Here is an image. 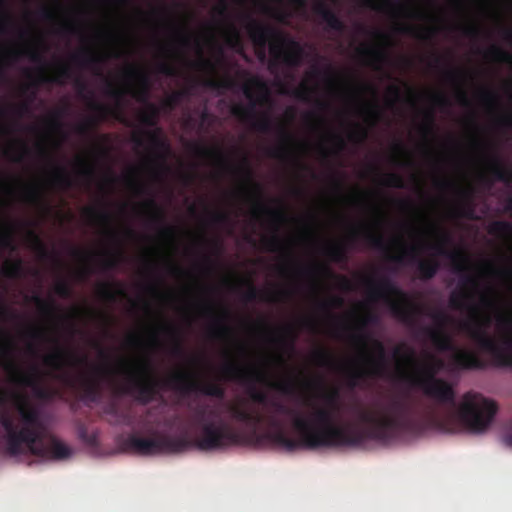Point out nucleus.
Here are the masks:
<instances>
[{
    "label": "nucleus",
    "mask_w": 512,
    "mask_h": 512,
    "mask_svg": "<svg viewBox=\"0 0 512 512\" xmlns=\"http://www.w3.org/2000/svg\"><path fill=\"white\" fill-rule=\"evenodd\" d=\"M324 407L312 406L310 419L294 410L292 426L298 437H290L280 419L274 415L266 421L272 428L267 433L268 441L292 452L301 448L355 447L366 440L388 441L401 432L415 431L421 427L414 406L406 395L389 393L374 398L366 408L356 407L355 417L362 427L334 424L335 415L340 411L339 390L330 389L322 395Z\"/></svg>",
    "instance_id": "f257e3e1"
},
{
    "label": "nucleus",
    "mask_w": 512,
    "mask_h": 512,
    "mask_svg": "<svg viewBox=\"0 0 512 512\" xmlns=\"http://www.w3.org/2000/svg\"><path fill=\"white\" fill-rule=\"evenodd\" d=\"M394 356L415 368L412 372L401 370L400 380L420 389L426 397L448 408L443 415L430 413L429 420L433 425L445 432H454L460 426L471 433H482L491 425L498 410L496 403L479 393L469 391L457 404L453 385L437 377L445 368L442 359L427 354L426 363L420 364L415 359L414 350L405 344L394 349Z\"/></svg>",
    "instance_id": "f03ea898"
},
{
    "label": "nucleus",
    "mask_w": 512,
    "mask_h": 512,
    "mask_svg": "<svg viewBox=\"0 0 512 512\" xmlns=\"http://www.w3.org/2000/svg\"><path fill=\"white\" fill-rule=\"evenodd\" d=\"M194 417L200 426V435L191 440L184 434L174 437L158 432L150 425L147 415L141 416L138 419V426L145 429L149 437L131 433L123 441V447L142 456H151L161 453H180L192 446L204 451L217 450L238 445L248 438L246 433L236 430L221 419L217 422L210 421L209 417H218V414L215 410L208 411L206 406L196 408Z\"/></svg>",
    "instance_id": "7ed1b4c3"
},
{
    "label": "nucleus",
    "mask_w": 512,
    "mask_h": 512,
    "mask_svg": "<svg viewBox=\"0 0 512 512\" xmlns=\"http://www.w3.org/2000/svg\"><path fill=\"white\" fill-rule=\"evenodd\" d=\"M119 374L122 381H112L116 394L132 397L140 404L147 405L154 401L164 387L179 391L183 394L199 392L206 396L223 399L224 387L216 382H201L186 370H177L167 379L157 377L148 358L134 363L121 362Z\"/></svg>",
    "instance_id": "20e7f679"
},
{
    "label": "nucleus",
    "mask_w": 512,
    "mask_h": 512,
    "mask_svg": "<svg viewBox=\"0 0 512 512\" xmlns=\"http://www.w3.org/2000/svg\"><path fill=\"white\" fill-rule=\"evenodd\" d=\"M221 374L225 380L228 381H239L242 383H251L248 387V395L250 399L257 404L268 406L271 411L267 414L251 411L247 409L242 403H229L226 405V409L230 414V418L233 421L244 424L249 429V437L253 438L256 436L257 428L261 424H266L269 430L265 433L264 437L267 438V433L272 431V428L268 425L266 419L270 415H274L277 419L278 415H292L294 409H291L284 403L278 400H269L266 392L258 390L255 387V383H263L268 387L275 389L283 394L292 395L296 391L295 380L291 377L285 378L281 381H272L269 379L266 373L248 369L242 364L236 361H227L221 367Z\"/></svg>",
    "instance_id": "39448f33"
},
{
    "label": "nucleus",
    "mask_w": 512,
    "mask_h": 512,
    "mask_svg": "<svg viewBox=\"0 0 512 512\" xmlns=\"http://www.w3.org/2000/svg\"><path fill=\"white\" fill-rule=\"evenodd\" d=\"M17 416L0 413V426L5 432L7 452L11 456L26 452L43 459H67L71 449L55 437L44 440L45 426L39 410L27 403L16 405Z\"/></svg>",
    "instance_id": "423d86ee"
},
{
    "label": "nucleus",
    "mask_w": 512,
    "mask_h": 512,
    "mask_svg": "<svg viewBox=\"0 0 512 512\" xmlns=\"http://www.w3.org/2000/svg\"><path fill=\"white\" fill-rule=\"evenodd\" d=\"M246 18L248 20L247 32L253 44L260 50L258 57L261 61L265 60V48L271 41V60L269 62L271 72H274L281 63L289 67H298L302 63L305 50L300 42L270 25L252 19L250 16H246Z\"/></svg>",
    "instance_id": "0eeeda50"
},
{
    "label": "nucleus",
    "mask_w": 512,
    "mask_h": 512,
    "mask_svg": "<svg viewBox=\"0 0 512 512\" xmlns=\"http://www.w3.org/2000/svg\"><path fill=\"white\" fill-rule=\"evenodd\" d=\"M491 320L485 316L482 321L472 324L466 322L462 325L470 338L474 340L479 349L489 355L491 364L495 367L512 368V315L499 314L497 327L505 335L497 341L487 333Z\"/></svg>",
    "instance_id": "6e6552de"
},
{
    "label": "nucleus",
    "mask_w": 512,
    "mask_h": 512,
    "mask_svg": "<svg viewBox=\"0 0 512 512\" xmlns=\"http://www.w3.org/2000/svg\"><path fill=\"white\" fill-rule=\"evenodd\" d=\"M434 231L438 234V241L432 245H429V249L434 251L437 256H444L449 258L454 267L456 273L462 274L460 280V289L455 290L449 297V306L455 310L468 309L471 312H476L477 307L472 304L474 296L470 291V288L476 289L478 282L476 277L469 274L468 257L461 250L450 251L447 246L451 243V235L444 230L434 228Z\"/></svg>",
    "instance_id": "1a4fd4ad"
},
{
    "label": "nucleus",
    "mask_w": 512,
    "mask_h": 512,
    "mask_svg": "<svg viewBox=\"0 0 512 512\" xmlns=\"http://www.w3.org/2000/svg\"><path fill=\"white\" fill-rule=\"evenodd\" d=\"M124 77L129 82L135 81L136 86L130 84L127 88H121L116 86L110 79H104L105 93L115 100L116 105L114 108L120 113L125 95L130 94L136 101L146 105L145 110L139 114L140 123L146 127H156L160 116V108L148 102L151 86L149 75L138 67L129 66L124 71Z\"/></svg>",
    "instance_id": "9d476101"
},
{
    "label": "nucleus",
    "mask_w": 512,
    "mask_h": 512,
    "mask_svg": "<svg viewBox=\"0 0 512 512\" xmlns=\"http://www.w3.org/2000/svg\"><path fill=\"white\" fill-rule=\"evenodd\" d=\"M365 284L374 299H383L391 313L400 322L410 328H415L424 309L411 300L409 295L398 287L389 277L382 276L377 281L371 277L365 278Z\"/></svg>",
    "instance_id": "9b49d317"
},
{
    "label": "nucleus",
    "mask_w": 512,
    "mask_h": 512,
    "mask_svg": "<svg viewBox=\"0 0 512 512\" xmlns=\"http://www.w3.org/2000/svg\"><path fill=\"white\" fill-rule=\"evenodd\" d=\"M423 331L437 350L452 352L447 365L450 371L484 370L487 368L488 362L482 359L476 352L457 348L446 330L425 327Z\"/></svg>",
    "instance_id": "f8f14e48"
},
{
    "label": "nucleus",
    "mask_w": 512,
    "mask_h": 512,
    "mask_svg": "<svg viewBox=\"0 0 512 512\" xmlns=\"http://www.w3.org/2000/svg\"><path fill=\"white\" fill-rule=\"evenodd\" d=\"M14 344L10 338H0V356L5 359L4 369L10 375V380L22 387L31 388L39 399H49L51 391L42 384V373L38 366L32 365L30 369L23 371L13 358Z\"/></svg>",
    "instance_id": "ddd939ff"
},
{
    "label": "nucleus",
    "mask_w": 512,
    "mask_h": 512,
    "mask_svg": "<svg viewBox=\"0 0 512 512\" xmlns=\"http://www.w3.org/2000/svg\"><path fill=\"white\" fill-rule=\"evenodd\" d=\"M25 55L29 57V59L38 64H42L41 68L39 69V72L36 76H33L29 71H27V77L32 79L31 83L28 85H25L22 89L23 93L28 92L30 87H33L34 89L29 94L28 101L22 102L19 105L14 107V111L16 114L21 117L24 114L28 113L30 111V104L35 100L36 98V88L42 84H59L62 85L65 83L66 80L70 79L72 77V69L69 66V64L60 62L57 64L54 74L48 75L45 70V62L42 54L36 50V49H27L25 50Z\"/></svg>",
    "instance_id": "4468645a"
},
{
    "label": "nucleus",
    "mask_w": 512,
    "mask_h": 512,
    "mask_svg": "<svg viewBox=\"0 0 512 512\" xmlns=\"http://www.w3.org/2000/svg\"><path fill=\"white\" fill-rule=\"evenodd\" d=\"M243 94L249 100L248 105L237 104L231 108L232 114L243 121L255 118L257 105L271 104L267 83L258 76H251L242 87Z\"/></svg>",
    "instance_id": "2eb2a0df"
},
{
    "label": "nucleus",
    "mask_w": 512,
    "mask_h": 512,
    "mask_svg": "<svg viewBox=\"0 0 512 512\" xmlns=\"http://www.w3.org/2000/svg\"><path fill=\"white\" fill-rule=\"evenodd\" d=\"M376 356H367V365L349 370L346 375V384L349 388H356L359 383L368 377H379L386 369V350L384 344L374 339L372 341Z\"/></svg>",
    "instance_id": "dca6fc26"
},
{
    "label": "nucleus",
    "mask_w": 512,
    "mask_h": 512,
    "mask_svg": "<svg viewBox=\"0 0 512 512\" xmlns=\"http://www.w3.org/2000/svg\"><path fill=\"white\" fill-rule=\"evenodd\" d=\"M239 171L242 172L245 178L246 186L243 187V190L250 192V194L255 198L253 216L258 217L260 213H265L276 224L285 222L287 220V216L282 209H271L260 201L262 195L261 186L253 180V173L248 164L247 158L243 159V165L239 167Z\"/></svg>",
    "instance_id": "f3484780"
},
{
    "label": "nucleus",
    "mask_w": 512,
    "mask_h": 512,
    "mask_svg": "<svg viewBox=\"0 0 512 512\" xmlns=\"http://www.w3.org/2000/svg\"><path fill=\"white\" fill-rule=\"evenodd\" d=\"M87 106L92 112H94V115L87 117L75 127V132L80 136L89 137L98 125L105 121L109 116L118 118V110L95 100L91 91L89 92V97H87Z\"/></svg>",
    "instance_id": "a211bd4d"
},
{
    "label": "nucleus",
    "mask_w": 512,
    "mask_h": 512,
    "mask_svg": "<svg viewBox=\"0 0 512 512\" xmlns=\"http://www.w3.org/2000/svg\"><path fill=\"white\" fill-rule=\"evenodd\" d=\"M416 252V247H411L409 250H404L401 254L389 256L388 259L398 264H404L406 263V257L409 256L407 262L416 263L418 278L424 281L431 280L440 269L439 261L434 257L420 259Z\"/></svg>",
    "instance_id": "6ab92c4d"
},
{
    "label": "nucleus",
    "mask_w": 512,
    "mask_h": 512,
    "mask_svg": "<svg viewBox=\"0 0 512 512\" xmlns=\"http://www.w3.org/2000/svg\"><path fill=\"white\" fill-rule=\"evenodd\" d=\"M53 342L56 345L55 350L43 358L46 366L54 370H62L66 365H84L88 363L86 355L79 356L62 348L57 339H53Z\"/></svg>",
    "instance_id": "aec40b11"
},
{
    "label": "nucleus",
    "mask_w": 512,
    "mask_h": 512,
    "mask_svg": "<svg viewBox=\"0 0 512 512\" xmlns=\"http://www.w3.org/2000/svg\"><path fill=\"white\" fill-rule=\"evenodd\" d=\"M143 135H145L150 143V145L158 152H161L158 154V159L160 160L159 167L162 170H167V166L165 165V158L166 155L170 152V146L169 144L161 137V130L157 128L154 131L151 130H144L141 133H134L132 135V142L138 146L143 147L144 146V139Z\"/></svg>",
    "instance_id": "412c9836"
},
{
    "label": "nucleus",
    "mask_w": 512,
    "mask_h": 512,
    "mask_svg": "<svg viewBox=\"0 0 512 512\" xmlns=\"http://www.w3.org/2000/svg\"><path fill=\"white\" fill-rule=\"evenodd\" d=\"M143 207L149 211V223L159 226V234L162 238L167 240H174L175 228L165 224V214L163 209L157 204L153 197L148 198Z\"/></svg>",
    "instance_id": "4be33fe9"
},
{
    "label": "nucleus",
    "mask_w": 512,
    "mask_h": 512,
    "mask_svg": "<svg viewBox=\"0 0 512 512\" xmlns=\"http://www.w3.org/2000/svg\"><path fill=\"white\" fill-rule=\"evenodd\" d=\"M278 132L281 143L277 147L270 148L267 154L272 158L287 160L292 153V147L296 144V139L284 124L278 126Z\"/></svg>",
    "instance_id": "5701e85b"
},
{
    "label": "nucleus",
    "mask_w": 512,
    "mask_h": 512,
    "mask_svg": "<svg viewBox=\"0 0 512 512\" xmlns=\"http://www.w3.org/2000/svg\"><path fill=\"white\" fill-rule=\"evenodd\" d=\"M230 311L223 306L219 307V313L214 317L209 327V336L214 339H228L233 335V330L228 324Z\"/></svg>",
    "instance_id": "b1692460"
},
{
    "label": "nucleus",
    "mask_w": 512,
    "mask_h": 512,
    "mask_svg": "<svg viewBox=\"0 0 512 512\" xmlns=\"http://www.w3.org/2000/svg\"><path fill=\"white\" fill-rule=\"evenodd\" d=\"M64 380L70 386H74L78 382L84 397L88 400L96 401L100 396L99 381L93 377L82 375L79 379H76L70 375H65Z\"/></svg>",
    "instance_id": "393cba45"
},
{
    "label": "nucleus",
    "mask_w": 512,
    "mask_h": 512,
    "mask_svg": "<svg viewBox=\"0 0 512 512\" xmlns=\"http://www.w3.org/2000/svg\"><path fill=\"white\" fill-rule=\"evenodd\" d=\"M314 12L322 19L328 29L339 33L345 31L346 26L342 19L324 2L317 3L314 6Z\"/></svg>",
    "instance_id": "a878e982"
},
{
    "label": "nucleus",
    "mask_w": 512,
    "mask_h": 512,
    "mask_svg": "<svg viewBox=\"0 0 512 512\" xmlns=\"http://www.w3.org/2000/svg\"><path fill=\"white\" fill-rule=\"evenodd\" d=\"M350 240L356 241L360 237L372 248L378 250H387V243L384 239V236L380 233L371 231V230H359L353 228L350 232Z\"/></svg>",
    "instance_id": "bb28decb"
},
{
    "label": "nucleus",
    "mask_w": 512,
    "mask_h": 512,
    "mask_svg": "<svg viewBox=\"0 0 512 512\" xmlns=\"http://www.w3.org/2000/svg\"><path fill=\"white\" fill-rule=\"evenodd\" d=\"M489 172L497 181L503 182L506 185L512 183V169L507 167L495 153L489 157Z\"/></svg>",
    "instance_id": "cd10ccee"
},
{
    "label": "nucleus",
    "mask_w": 512,
    "mask_h": 512,
    "mask_svg": "<svg viewBox=\"0 0 512 512\" xmlns=\"http://www.w3.org/2000/svg\"><path fill=\"white\" fill-rule=\"evenodd\" d=\"M104 413L109 416L108 422L112 425H125L134 428V418L127 412L120 409L116 403L107 405L104 409Z\"/></svg>",
    "instance_id": "c85d7f7f"
},
{
    "label": "nucleus",
    "mask_w": 512,
    "mask_h": 512,
    "mask_svg": "<svg viewBox=\"0 0 512 512\" xmlns=\"http://www.w3.org/2000/svg\"><path fill=\"white\" fill-rule=\"evenodd\" d=\"M191 151L199 158L211 159L224 165L227 163V157L219 147H207L199 143H191Z\"/></svg>",
    "instance_id": "c756f323"
},
{
    "label": "nucleus",
    "mask_w": 512,
    "mask_h": 512,
    "mask_svg": "<svg viewBox=\"0 0 512 512\" xmlns=\"http://www.w3.org/2000/svg\"><path fill=\"white\" fill-rule=\"evenodd\" d=\"M290 293L288 291H279L277 293H260V291L251 283L249 284V288L245 293V300L248 302L255 301L257 299L267 301V302H278L281 297H287Z\"/></svg>",
    "instance_id": "7c9ffc66"
},
{
    "label": "nucleus",
    "mask_w": 512,
    "mask_h": 512,
    "mask_svg": "<svg viewBox=\"0 0 512 512\" xmlns=\"http://www.w3.org/2000/svg\"><path fill=\"white\" fill-rule=\"evenodd\" d=\"M262 243L265 250L269 252H285L288 255H291L290 247L278 234V227L275 228L274 233L270 237H264L262 239Z\"/></svg>",
    "instance_id": "2f4dec72"
},
{
    "label": "nucleus",
    "mask_w": 512,
    "mask_h": 512,
    "mask_svg": "<svg viewBox=\"0 0 512 512\" xmlns=\"http://www.w3.org/2000/svg\"><path fill=\"white\" fill-rule=\"evenodd\" d=\"M308 76L311 78H318L324 76L329 86L334 87L338 83L339 75L332 67L331 64H327L325 68L319 67L317 64L311 67Z\"/></svg>",
    "instance_id": "473e14b6"
},
{
    "label": "nucleus",
    "mask_w": 512,
    "mask_h": 512,
    "mask_svg": "<svg viewBox=\"0 0 512 512\" xmlns=\"http://www.w3.org/2000/svg\"><path fill=\"white\" fill-rule=\"evenodd\" d=\"M84 214L93 222L97 221L105 224L108 227L109 235L113 238L116 237V233L110 228L112 216L106 209L97 210L93 207H87L84 209Z\"/></svg>",
    "instance_id": "72a5a7b5"
},
{
    "label": "nucleus",
    "mask_w": 512,
    "mask_h": 512,
    "mask_svg": "<svg viewBox=\"0 0 512 512\" xmlns=\"http://www.w3.org/2000/svg\"><path fill=\"white\" fill-rule=\"evenodd\" d=\"M460 193L461 196L464 198V201L455 208V216L466 218L469 220L475 219V210L471 200L470 192L466 190H461Z\"/></svg>",
    "instance_id": "f704fd0d"
},
{
    "label": "nucleus",
    "mask_w": 512,
    "mask_h": 512,
    "mask_svg": "<svg viewBox=\"0 0 512 512\" xmlns=\"http://www.w3.org/2000/svg\"><path fill=\"white\" fill-rule=\"evenodd\" d=\"M72 61L81 67H94L103 62V59L90 50H83L71 57Z\"/></svg>",
    "instance_id": "c9c22d12"
},
{
    "label": "nucleus",
    "mask_w": 512,
    "mask_h": 512,
    "mask_svg": "<svg viewBox=\"0 0 512 512\" xmlns=\"http://www.w3.org/2000/svg\"><path fill=\"white\" fill-rule=\"evenodd\" d=\"M397 31L423 40L431 39L437 32L434 27L419 29L412 25H399Z\"/></svg>",
    "instance_id": "e433bc0d"
},
{
    "label": "nucleus",
    "mask_w": 512,
    "mask_h": 512,
    "mask_svg": "<svg viewBox=\"0 0 512 512\" xmlns=\"http://www.w3.org/2000/svg\"><path fill=\"white\" fill-rule=\"evenodd\" d=\"M1 273L9 279H18L24 274L23 262L21 259L7 260L2 268Z\"/></svg>",
    "instance_id": "4c0bfd02"
},
{
    "label": "nucleus",
    "mask_w": 512,
    "mask_h": 512,
    "mask_svg": "<svg viewBox=\"0 0 512 512\" xmlns=\"http://www.w3.org/2000/svg\"><path fill=\"white\" fill-rule=\"evenodd\" d=\"M98 291L101 298L109 302H115L119 296H126V292L122 287L111 283H102Z\"/></svg>",
    "instance_id": "58836bf2"
},
{
    "label": "nucleus",
    "mask_w": 512,
    "mask_h": 512,
    "mask_svg": "<svg viewBox=\"0 0 512 512\" xmlns=\"http://www.w3.org/2000/svg\"><path fill=\"white\" fill-rule=\"evenodd\" d=\"M53 182L62 189H69L73 186V180L65 167L55 165L53 168Z\"/></svg>",
    "instance_id": "ea45409f"
},
{
    "label": "nucleus",
    "mask_w": 512,
    "mask_h": 512,
    "mask_svg": "<svg viewBox=\"0 0 512 512\" xmlns=\"http://www.w3.org/2000/svg\"><path fill=\"white\" fill-rule=\"evenodd\" d=\"M488 233L499 238L512 236V224L504 220H495L488 227Z\"/></svg>",
    "instance_id": "a19ab883"
},
{
    "label": "nucleus",
    "mask_w": 512,
    "mask_h": 512,
    "mask_svg": "<svg viewBox=\"0 0 512 512\" xmlns=\"http://www.w3.org/2000/svg\"><path fill=\"white\" fill-rule=\"evenodd\" d=\"M324 254L333 262L347 261V250L343 244L328 245L323 250Z\"/></svg>",
    "instance_id": "79ce46f5"
},
{
    "label": "nucleus",
    "mask_w": 512,
    "mask_h": 512,
    "mask_svg": "<svg viewBox=\"0 0 512 512\" xmlns=\"http://www.w3.org/2000/svg\"><path fill=\"white\" fill-rule=\"evenodd\" d=\"M359 52L368 58H370L373 62L377 64L386 63L388 61V54L382 48H373V47H362Z\"/></svg>",
    "instance_id": "37998d69"
},
{
    "label": "nucleus",
    "mask_w": 512,
    "mask_h": 512,
    "mask_svg": "<svg viewBox=\"0 0 512 512\" xmlns=\"http://www.w3.org/2000/svg\"><path fill=\"white\" fill-rule=\"evenodd\" d=\"M363 7L370 8L377 12H388L395 10L396 5L389 0H357Z\"/></svg>",
    "instance_id": "c03bdc74"
},
{
    "label": "nucleus",
    "mask_w": 512,
    "mask_h": 512,
    "mask_svg": "<svg viewBox=\"0 0 512 512\" xmlns=\"http://www.w3.org/2000/svg\"><path fill=\"white\" fill-rule=\"evenodd\" d=\"M66 111H68V104L61 108L55 109L46 119V123L49 128L54 131H62L63 123L61 119L65 115Z\"/></svg>",
    "instance_id": "a18cd8bd"
},
{
    "label": "nucleus",
    "mask_w": 512,
    "mask_h": 512,
    "mask_svg": "<svg viewBox=\"0 0 512 512\" xmlns=\"http://www.w3.org/2000/svg\"><path fill=\"white\" fill-rule=\"evenodd\" d=\"M124 259V252L117 250L111 253L108 257L104 258L101 262V268L104 271H110L116 269Z\"/></svg>",
    "instance_id": "49530a36"
},
{
    "label": "nucleus",
    "mask_w": 512,
    "mask_h": 512,
    "mask_svg": "<svg viewBox=\"0 0 512 512\" xmlns=\"http://www.w3.org/2000/svg\"><path fill=\"white\" fill-rule=\"evenodd\" d=\"M164 329L174 339V343L171 350L172 354L177 357L183 356L185 354V350L180 339L179 331L175 327L170 325H165Z\"/></svg>",
    "instance_id": "de8ad7c7"
},
{
    "label": "nucleus",
    "mask_w": 512,
    "mask_h": 512,
    "mask_svg": "<svg viewBox=\"0 0 512 512\" xmlns=\"http://www.w3.org/2000/svg\"><path fill=\"white\" fill-rule=\"evenodd\" d=\"M487 56L498 62L512 64V54L497 45H492L487 50Z\"/></svg>",
    "instance_id": "09e8293b"
},
{
    "label": "nucleus",
    "mask_w": 512,
    "mask_h": 512,
    "mask_svg": "<svg viewBox=\"0 0 512 512\" xmlns=\"http://www.w3.org/2000/svg\"><path fill=\"white\" fill-rule=\"evenodd\" d=\"M28 238L30 240L32 248L35 251H37L42 258L46 259L50 256L47 247L45 246V244L36 232H34L33 230H29Z\"/></svg>",
    "instance_id": "8fccbe9b"
},
{
    "label": "nucleus",
    "mask_w": 512,
    "mask_h": 512,
    "mask_svg": "<svg viewBox=\"0 0 512 512\" xmlns=\"http://www.w3.org/2000/svg\"><path fill=\"white\" fill-rule=\"evenodd\" d=\"M316 93V87L310 86L307 82H302L296 89L293 90L292 95L298 100L309 102L311 96Z\"/></svg>",
    "instance_id": "3c124183"
},
{
    "label": "nucleus",
    "mask_w": 512,
    "mask_h": 512,
    "mask_svg": "<svg viewBox=\"0 0 512 512\" xmlns=\"http://www.w3.org/2000/svg\"><path fill=\"white\" fill-rule=\"evenodd\" d=\"M188 95H189V90L188 89H182V90L175 91L172 94H170L163 101V107L165 109L171 111L180 103V101L183 98L187 97Z\"/></svg>",
    "instance_id": "603ef678"
},
{
    "label": "nucleus",
    "mask_w": 512,
    "mask_h": 512,
    "mask_svg": "<svg viewBox=\"0 0 512 512\" xmlns=\"http://www.w3.org/2000/svg\"><path fill=\"white\" fill-rule=\"evenodd\" d=\"M32 301L44 315L52 316L56 311V305L53 300H44L39 295H34Z\"/></svg>",
    "instance_id": "864d4df0"
},
{
    "label": "nucleus",
    "mask_w": 512,
    "mask_h": 512,
    "mask_svg": "<svg viewBox=\"0 0 512 512\" xmlns=\"http://www.w3.org/2000/svg\"><path fill=\"white\" fill-rule=\"evenodd\" d=\"M0 229H3V233L0 234V247L14 251L16 247L13 242L11 230L4 224L1 218Z\"/></svg>",
    "instance_id": "5fc2aeb1"
},
{
    "label": "nucleus",
    "mask_w": 512,
    "mask_h": 512,
    "mask_svg": "<svg viewBox=\"0 0 512 512\" xmlns=\"http://www.w3.org/2000/svg\"><path fill=\"white\" fill-rule=\"evenodd\" d=\"M434 323L436 324L435 329L446 330V326L451 323L452 318L443 310H434L428 314Z\"/></svg>",
    "instance_id": "6e6d98bb"
},
{
    "label": "nucleus",
    "mask_w": 512,
    "mask_h": 512,
    "mask_svg": "<svg viewBox=\"0 0 512 512\" xmlns=\"http://www.w3.org/2000/svg\"><path fill=\"white\" fill-rule=\"evenodd\" d=\"M252 127L261 133H269L273 130V122L268 114H262L253 123Z\"/></svg>",
    "instance_id": "4d7b16f0"
},
{
    "label": "nucleus",
    "mask_w": 512,
    "mask_h": 512,
    "mask_svg": "<svg viewBox=\"0 0 512 512\" xmlns=\"http://www.w3.org/2000/svg\"><path fill=\"white\" fill-rule=\"evenodd\" d=\"M382 184L386 187L403 189L405 188V181L403 177L398 173H387L384 175Z\"/></svg>",
    "instance_id": "13d9d810"
},
{
    "label": "nucleus",
    "mask_w": 512,
    "mask_h": 512,
    "mask_svg": "<svg viewBox=\"0 0 512 512\" xmlns=\"http://www.w3.org/2000/svg\"><path fill=\"white\" fill-rule=\"evenodd\" d=\"M225 40L227 45L232 48L241 46L242 42L240 32L233 24L229 25L228 30L226 32Z\"/></svg>",
    "instance_id": "bf43d9fd"
},
{
    "label": "nucleus",
    "mask_w": 512,
    "mask_h": 512,
    "mask_svg": "<svg viewBox=\"0 0 512 512\" xmlns=\"http://www.w3.org/2000/svg\"><path fill=\"white\" fill-rule=\"evenodd\" d=\"M435 117L432 110H427L424 114V122L420 126V130L424 136H431L434 133Z\"/></svg>",
    "instance_id": "052dcab7"
},
{
    "label": "nucleus",
    "mask_w": 512,
    "mask_h": 512,
    "mask_svg": "<svg viewBox=\"0 0 512 512\" xmlns=\"http://www.w3.org/2000/svg\"><path fill=\"white\" fill-rule=\"evenodd\" d=\"M479 99L484 105L488 107L496 106L499 101L498 95L494 91L486 88L480 91Z\"/></svg>",
    "instance_id": "680f3d73"
},
{
    "label": "nucleus",
    "mask_w": 512,
    "mask_h": 512,
    "mask_svg": "<svg viewBox=\"0 0 512 512\" xmlns=\"http://www.w3.org/2000/svg\"><path fill=\"white\" fill-rule=\"evenodd\" d=\"M25 200L33 204H44L45 198L38 187H29L25 192Z\"/></svg>",
    "instance_id": "e2e57ef3"
},
{
    "label": "nucleus",
    "mask_w": 512,
    "mask_h": 512,
    "mask_svg": "<svg viewBox=\"0 0 512 512\" xmlns=\"http://www.w3.org/2000/svg\"><path fill=\"white\" fill-rule=\"evenodd\" d=\"M77 163L80 166L78 172L79 176L88 181L92 180L95 174L94 168L85 159L82 158H79Z\"/></svg>",
    "instance_id": "0e129e2a"
},
{
    "label": "nucleus",
    "mask_w": 512,
    "mask_h": 512,
    "mask_svg": "<svg viewBox=\"0 0 512 512\" xmlns=\"http://www.w3.org/2000/svg\"><path fill=\"white\" fill-rule=\"evenodd\" d=\"M314 359L318 365L323 367L330 366L333 362L332 354L325 349L317 350L314 353Z\"/></svg>",
    "instance_id": "69168bd1"
},
{
    "label": "nucleus",
    "mask_w": 512,
    "mask_h": 512,
    "mask_svg": "<svg viewBox=\"0 0 512 512\" xmlns=\"http://www.w3.org/2000/svg\"><path fill=\"white\" fill-rule=\"evenodd\" d=\"M78 435L79 438L88 445H95L97 443V433L89 432L87 427L84 425L79 426Z\"/></svg>",
    "instance_id": "338daca9"
},
{
    "label": "nucleus",
    "mask_w": 512,
    "mask_h": 512,
    "mask_svg": "<svg viewBox=\"0 0 512 512\" xmlns=\"http://www.w3.org/2000/svg\"><path fill=\"white\" fill-rule=\"evenodd\" d=\"M54 292L61 298L72 296V288L66 280L58 281L54 286Z\"/></svg>",
    "instance_id": "774afa93"
}]
</instances>
